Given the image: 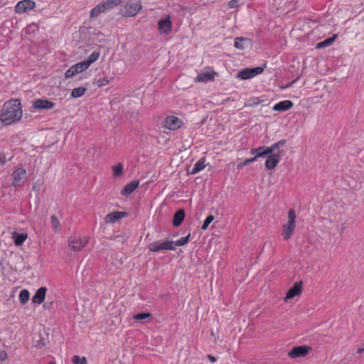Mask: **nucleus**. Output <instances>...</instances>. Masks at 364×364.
<instances>
[{
  "mask_svg": "<svg viewBox=\"0 0 364 364\" xmlns=\"http://www.w3.org/2000/svg\"><path fill=\"white\" fill-rule=\"evenodd\" d=\"M285 143L286 140L282 139L273 144L269 147H267L265 149L259 148L252 149V155H254L252 158V162L256 160L258 157L264 155H268L265 161V166L269 170L274 169L281 160L284 151L281 150L280 148L283 146Z\"/></svg>",
  "mask_w": 364,
  "mask_h": 364,
  "instance_id": "obj_1",
  "label": "nucleus"
},
{
  "mask_svg": "<svg viewBox=\"0 0 364 364\" xmlns=\"http://www.w3.org/2000/svg\"><path fill=\"white\" fill-rule=\"evenodd\" d=\"M22 114L23 112L19 100H11L4 104L0 119L4 124L9 125L18 122L21 119Z\"/></svg>",
  "mask_w": 364,
  "mask_h": 364,
  "instance_id": "obj_2",
  "label": "nucleus"
},
{
  "mask_svg": "<svg viewBox=\"0 0 364 364\" xmlns=\"http://www.w3.org/2000/svg\"><path fill=\"white\" fill-rule=\"evenodd\" d=\"M296 215L295 210L290 209L288 212V221L282 227V235L285 240H289L294 231L296 227Z\"/></svg>",
  "mask_w": 364,
  "mask_h": 364,
  "instance_id": "obj_3",
  "label": "nucleus"
},
{
  "mask_svg": "<svg viewBox=\"0 0 364 364\" xmlns=\"http://www.w3.org/2000/svg\"><path fill=\"white\" fill-rule=\"evenodd\" d=\"M88 242L89 238L85 236L72 235L68 240V247L73 252L81 251L87 245Z\"/></svg>",
  "mask_w": 364,
  "mask_h": 364,
  "instance_id": "obj_4",
  "label": "nucleus"
},
{
  "mask_svg": "<svg viewBox=\"0 0 364 364\" xmlns=\"http://www.w3.org/2000/svg\"><path fill=\"white\" fill-rule=\"evenodd\" d=\"M141 9V2L139 0L130 1L121 9V13L125 16H134Z\"/></svg>",
  "mask_w": 364,
  "mask_h": 364,
  "instance_id": "obj_5",
  "label": "nucleus"
},
{
  "mask_svg": "<svg viewBox=\"0 0 364 364\" xmlns=\"http://www.w3.org/2000/svg\"><path fill=\"white\" fill-rule=\"evenodd\" d=\"M218 76V73L210 68H205L198 74L194 78L195 82L206 83L208 82H213L215 80V77Z\"/></svg>",
  "mask_w": 364,
  "mask_h": 364,
  "instance_id": "obj_6",
  "label": "nucleus"
},
{
  "mask_svg": "<svg viewBox=\"0 0 364 364\" xmlns=\"http://www.w3.org/2000/svg\"><path fill=\"white\" fill-rule=\"evenodd\" d=\"M149 249L150 251L156 252L161 250H175L176 248L173 246V241H156L151 243L149 245Z\"/></svg>",
  "mask_w": 364,
  "mask_h": 364,
  "instance_id": "obj_7",
  "label": "nucleus"
},
{
  "mask_svg": "<svg viewBox=\"0 0 364 364\" xmlns=\"http://www.w3.org/2000/svg\"><path fill=\"white\" fill-rule=\"evenodd\" d=\"M36 3L31 0H23L19 1L15 6V11L17 14L27 13L35 8Z\"/></svg>",
  "mask_w": 364,
  "mask_h": 364,
  "instance_id": "obj_8",
  "label": "nucleus"
},
{
  "mask_svg": "<svg viewBox=\"0 0 364 364\" xmlns=\"http://www.w3.org/2000/svg\"><path fill=\"white\" fill-rule=\"evenodd\" d=\"M302 291V282H296L294 284V285L288 290L285 297L284 298V301L285 302L288 301L290 299H294L296 296L301 294Z\"/></svg>",
  "mask_w": 364,
  "mask_h": 364,
  "instance_id": "obj_9",
  "label": "nucleus"
},
{
  "mask_svg": "<svg viewBox=\"0 0 364 364\" xmlns=\"http://www.w3.org/2000/svg\"><path fill=\"white\" fill-rule=\"evenodd\" d=\"M182 124L181 120L174 116H168L164 121V127L171 130H176L181 127Z\"/></svg>",
  "mask_w": 364,
  "mask_h": 364,
  "instance_id": "obj_10",
  "label": "nucleus"
},
{
  "mask_svg": "<svg viewBox=\"0 0 364 364\" xmlns=\"http://www.w3.org/2000/svg\"><path fill=\"white\" fill-rule=\"evenodd\" d=\"M311 350V348L306 346H300L294 347L288 353V355L292 358H301L305 356Z\"/></svg>",
  "mask_w": 364,
  "mask_h": 364,
  "instance_id": "obj_11",
  "label": "nucleus"
},
{
  "mask_svg": "<svg viewBox=\"0 0 364 364\" xmlns=\"http://www.w3.org/2000/svg\"><path fill=\"white\" fill-rule=\"evenodd\" d=\"M158 27L160 34L168 35L171 31L172 23L169 17L161 19L158 22Z\"/></svg>",
  "mask_w": 364,
  "mask_h": 364,
  "instance_id": "obj_12",
  "label": "nucleus"
},
{
  "mask_svg": "<svg viewBox=\"0 0 364 364\" xmlns=\"http://www.w3.org/2000/svg\"><path fill=\"white\" fill-rule=\"evenodd\" d=\"M55 104L48 100L38 99L33 102V107L37 109H50L53 108Z\"/></svg>",
  "mask_w": 364,
  "mask_h": 364,
  "instance_id": "obj_13",
  "label": "nucleus"
},
{
  "mask_svg": "<svg viewBox=\"0 0 364 364\" xmlns=\"http://www.w3.org/2000/svg\"><path fill=\"white\" fill-rule=\"evenodd\" d=\"M112 77L108 76L105 73H99L94 79L93 83L98 87H104L109 84L112 80Z\"/></svg>",
  "mask_w": 364,
  "mask_h": 364,
  "instance_id": "obj_14",
  "label": "nucleus"
},
{
  "mask_svg": "<svg viewBox=\"0 0 364 364\" xmlns=\"http://www.w3.org/2000/svg\"><path fill=\"white\" fill-rule=\"evenodd\" d=\"M293 107V102L290 100H283L276 103L273 106V109L279 112H284L289 110Z\"/></svg>",
  "mask_w": 364,
  "mask_h": 364,
  "instance_id": "obj_15",
  "label": "nucleus"
},
{
  "mask_svg": "<svg viewBox=\"0 0 364 364\" xmlns=\"http://www.w3.org/2000/svg\"><path fill=\"white\" fill-rule=\"evenodd\" d=\"M127 215L125 212L115 211L107 215L105 220L107 223H114Z\"/></svg>",
  "mask_w": 364,
  "mask_h": 364,
  "instance_id": "obj_16",
  "label": "nucleus"
},
{
  "mask_svg": "<svg viewBox=\"0 0 364 364\" xmlns=\"http://www.w3.org/2000/svg\"><path fill=\"white\" fill-rule=\"evenodd\" d=\"M47 289L46 287L39 288L32 298V301L35 304H41L45 299Z\"/></svg>",
  "mask_w": 364,
  "mask_h": 364,
  "instance_id": "obj_17",
  "label": "nucleus"
},
{
  "mask_svg": "<svg viewBox=\"0 0 364 364\" xmlns=\"http://www.w3.org/2000/svg\"><path fill=\"white\" fill-rule=\"evenodd\" d=\"M139 186V181H132L122 190L121 193L124 196H127L133 193L136 188Z\"/></svg>",
  "mask_w": 364,
  "mask_h": 364,
  "instance_id": "obj_18",
  "label": "nucleus"
},
{
  "mask_svg": "<svg viewBox=\"0 0 364 364\" xmlns=\"http://www.w3.org/2000/svg\"><path fill=\"white\" fill-rule=\"evenodd\" d=\"M185 218V211L183 209L178 210L173 215V225L175 227H178Z\"/></svg>",
  "mask_w": 364,
  "mask_h": 364,
  "instance_id": "obj_19",
  "label": "nucleus"
},
{
  "mask_svg": "<svg viewBox=\"0 0 364 364\" xmlns=\"http://www.w3.org/2000/svg\"><path fill=\"white\" fill-rule=\"evenodd\" d=\"M248 38H236L235 39V43L234 46L236 48L240 50H243L246 46L248 44Z\"/></svg>",
  "mask_w": 364,
  "mask_h": 364,
  "instance_id": "obj_20",
  "label": "nucleus"
},
{
  "mask_svg": "<svg viewBox=\"0 0 364 364\" xmlns=\"http://www.w3.org/2000/svg\"><path fill=\"white\" fill-rule=\"evenodd\" d=\"M27 234L25 233H21L18 234L16 232H14L13 234V239L14 240V242L16 245L19 246L21 245L25 240L27 239Z\"/></svg>",
  "mask_w": 364,
  "mask_h": 364,
  "instance_id": "obj_21",
  "label": "nucleus"
},
{
  "mask_svg": "<svg viewBox=\"0 0 364 364\" xmlns=\"http://www.w3.org/2000/svg\"><path fill=\"white\" fill-rule=\"evenodd\" d=\"M205 159L202 158L198 162H196L194 164V166H193L191 173L196 174L198 172L202 171L205 167Z\"/></svg>",
  "mask_w": 364,
  "mask_h": 364,
  "instance_id": "obj_22",
  "label": "nucleus"
},
{
  "mask_svg": "<svg viewBox=\"0 0 364 364\" xmlns=\"http://www.w3.org/2000/svg\"><path fill=\"white\" fill-rule=\"evenodd\" d=\"M26 171L23 168H17L13 173L14 180L18 182L25 178Z\"/></svg>",
  "mask_w": 364,
  "mask_h": 364,
  "instance_id": "obj_23",
  "label": "nucleus"
},
{
  "mask_svg": "<svg viewBox=\"0 0 364 364\" xmlns=\"http://www.w3.org/2000/svg\"><path fill=\"white\" fill-rule=\"evenodd\" d=\"M105 6L102 5V2L97 5L95 7H94L90 12V17L91 18H95L97 17L100 13L105 12Z\"/></svg>",
  "mask_w": 364,
  "mask_h": 364,
  "instance_id": "obj_24",
  "label": "nucleus"
},
{
  "mask_svg": "<svg viewBox=\"0 0 364 364\" xmlns=\"http://www.w3.org/2000/svg\"><path fill=\"white\" fill-rule=\"evenodd\" d=\"M99 57L100 53L95 51L92 54H90L85 60H84V61L89 68L91 64L95 63L99 58Z\"/></svg>",
  "mask_w": 364,
  "mask_h": 364,
  "instance_id": "obj_25",
  "label": "nucleus"
},
{
  "mask_svg": "<svg viewBox=\"0 0 364 364\" xmlns=\"http://www.w3.org/2000/svg\"><path fill=\"white\" fill-rule=\"evenodd\" d=\"M120 2H121L120 0H107V1H102V5L105 6V10L106 11L107 9H112L113 7L118 6L120 4Z\"/></svg>",
  "mask_w": 364,
  "mask_h": 364,
  "instance_id": "obj_26",
  "label": "nucleus"
},
{
  "mask_svg": "<svg viewBox=\"0 0 364 364\" xmlns=\"http://www.w3.org/2000/svg\"><path fill=\"white\" fill-rule=\"evenodd\" d=\"M336 35H334L333 37L328 38L318 43L316 45V48H323L327 47V46H330L331 43H333L334 42V41L336 40Z\"/></svg>",
  "mask_w": 364,
  "mask_h": 364,
  "instance_id": "obj_27",
  "label": "nucleus"
},
{
  "mask_svg": "<svg viewBox=\"0 0 364 364\" xmlns=\"http://www.w3.org/2000/svg\"><path fill=\"white\" fill-rule=\"evenodd\" d=\"M267 68V63H263L260 66L252 68V78L263 73Z\"/></svg>",
  "mask_w": 364,
  "mask_h": 364,
  "instance_id": "obj_28",
  "label": "nucleus"
},
{
  "mask_svg": "<svg viewBox=\"0 0 364 364\" xmlns=\"http://www.w3.org/2000/svg\"><path fill=\"white\" fill-rule=\"evenodd\" d=\"M30 294L28 290L23 289L21 291L19 294V299L22 304H24L28 302L29 300Z\"/></svg>",
  "mask_w": 364,
  "mask_h": 364,
  "instance_id": "obj_29",
  "label": "nucleus"
},
{
  "mask_svg": "<svg viewBox=\"0 0 364 364\" xmlns=\"http://www.w3.org/2000/svg\"><path fill=\"white\" fill-rule=\"evenodd\" d=\"M86 91V89L82 87H79L73 90L71 96L74 98L82 97Z\"/></svg>",
  "mask_w": 364,
  "mask_h": 364,
  "instance_id": "obj_30",
  "label": "nucleus"
},
{
  "mask_svg": "<svg viewBox=\"0 0 364 364\" xmlns=\"http://www.w3.org/2000/svg\"><path fill=\"white\" fill-rule=\"evenodd\" d=\"M237 77L242 80H247L250 78V69L245 68L237 73Z\"/></svg>",
  "mask_w": 364,
  "mask_h": 364,
  "instance_id": "obj_31",
  "label": "nucleus"
},
{
  "mask_svg": "<svg viewBox=\"0 0 364 364\" xmlns=\"http://www.w3.org/2000/svg\"><path fill=\"white\" fill-rule=\"evenodd\" d=\"M114 177H119L123 173V166L122 164H118L112 167Z\"/></svg>",
  "mask_w": 364,
  "mask_h": 364,
  "instance_id": "obj_32",
  "label": "nucleus"
},
{
  "mask_svg": "<svg viewBox=\"0 0 364 364\" xmlns=\"http://www.w3.org/2000/svg\"><path fill=\"white\" fill-rule=\"evenodd\" d=\"M73 66H74V68L76 70V72L77 73H81L83 70H85L87 68H88V66L87 65V64L85 63L84 60L80 62V63H78L74 65Z\"/></svg>",
  "mask_w": 364,
  "mask_h": 364,
  "instance_id": "obj_33",
  "label": "nucleus"
},
{
  "mask_svg": "<svg viewBox=\"0 0 364 364\" xmlns=\"http://www.w3.org/2000/svg\"><path fill=\"white\" fill-rule=\"evenodd\" d=\"M151 316L149 313H140L134 316L133 318L136 321H142L146 318H150Z\"/></svg>",
  "mask_w": 364,
  "mask_h": 364,
  "instance_id": "obj_34",
  "label": "nucleus"
},
{
  "mask_svg": "<svg viewBox=\"0 0 364 364\" xmlns=\"http://www.w3.org/2000/svg\"><path fill=\"white\" fill-rule=\"evenodd\" d=\"M50 220H51V224H52L54 231L58 232V229L60 228V225L58 219L55 215H52Z\"/></svg>",
  "mask_w": 364,
  "mask_h": 364,
  "instance_id": "obj_35",
  "label": "nucleus"
},
{
  "mask_svg": "<svg viewBox=\"0 0 364 364\" xmlns=\"http://www.w3.org/2000/svg\"><path fill=\"white\" fill-rule=\"evenodd\" d=\"M190 235H187L186 237H181V239L173 242V246L178 245V246H183L186 245L188 240H189Z\"/></svg>",
  "mask_w": 364,
  "mask_h": 364,
  "instance_id": "obj_36",
  "label": "nucleus"
},
{
  "mask_svg": "<svg viewBox=\"0 0 364 364\" xmlns=\"http://www.w3.org/2000/svg\"><path fill=\"white\" fill-rule=\"evenodd\" d=\"M214 220V216L212 215H208L206 219L205 220L203 225H202V230H206L209 225Z\"/></svg>",
  "mask_w": 364,
  "mask_h": 364,
  "instance_id": "obj_37",
  "label": "nucleus"
},
{
  "mask_svg": "<svg viewBox=\"0 0 364 364\" xmlns=\"http://www.w3.org/2000/svg\"><path fill=\"white\" fill-rule=\"evenodd\" d=\"M77 74L74 66H71L65 73V78H70Z\"/></svg>",
  "mask_w": 364,
  "mask_h": 364,
  "instance_id": "obj_38",
  "label": "nucleus"
},
{
  "mask_svg": "<svg viewBox=\"0 0 364 364\" xmlns=\"http://www.w3.org/2000/svg\"><path fill=\"white\" fill-rule=\"evenodd\" d=\"M73 363L74 364H86L87 360H86V358L85 357L80 358L78 355H75L73 358Z\"/></svg>",
  "mask_w": 364,
  "mask_h": 364,
  "instance_id": "obj_39",
  "label": "nucleus"
},
{
  "mask_svg": "<svg viewBox=\"0 0 364 364\" xmlns=\"http://www.w3.org/2000/svg\"><path fill=\"white\" fill-rule=\"evenodd\" d=\"M6 358L7 353L0 348V362L4 361Z\"/></svg>",
  "mask_w": 364,
  "mask_h": 364,
  "instance_id": "obj_40",
  "label": "nucleus"
},
{
  "mask_svg": "<svg viewBox=\"0 0 364 364\" xmlns=\"http://www.w3.org/2000/svg\"><path fill=\"white\" fill-rule=\"evenodd\" d=\"M264 100H259L258 97H252V105H259L262 102H264Z\"/></svg>",
  "mask_w": 364,
  "mask_h": 364,
  "instance_id": "obj_41",
  "label": "nucleus"
},
{
  "mask_svg": "<svg viewBox=\"0 0 364 364\" xmlns=\"http://www.w3.org/2000/svg\"><path fill=\"white\" fill-rule=\"evenodd\" d=\"M228 6L230 8H235L237 6V1L235 0H232L229 2Z\"/></svg>",
  "mask_w": 364,
  "mask_h": 364,
  "instance_id": "obj_42",
  "label": "nucleus"
},
{
  "mask_svg": "<svg viewBox=\"0 0 364 364\" xmlns=\"http://www.w3.org/2000/svg\"><path fill=\"white\" fill-rule=\"evenodd\" d=\"M208 358L212 363H214V362L216 361V358L214 356L211 355H208Z\"/></svg>",
  "mask_w": 364,
  "mask_h": 364,
  "instance_id": "obj_43",
  "label": "nucleus"
},
{
  "mask_svg": "<svg viewBox=\"0 0 364 364\" xmlns=\"http://www.w3.org/2000/svg\"><path fill=\"white\" fill-rule=\"evenodd\" d=\"M0 162L2 164L5 162V156L4 155L0 154Z\"/></svg>",
  "mask_w": 364,
  "mask_h": 364,
  "instance_id": "obj_44",
  "label": "nucleus"
},
{
  "mask_svg": "<svg viewBox=\"0 0 364 364\" xmlns=\"http://www.w3.org/2000/svg\"><path fill=\"white\" fill-rule=\"evenodd\" d=\"M363 352H364V350H363L361 347H360V348H358L357 349V353L360 354V353H362Z\"/></svg>",
  "mask_w": 364,
  "mask_h": 364,
  "instance_id": "obj_45",
  "label": "nucleus"
},
{
  "mask_svg": "<svg viewBox=\"0 0 364 364\" xmlns=\"http://www.w3.org/2000/svg\"><path fill=\"white\" fill-rule=\"evenodd\" d=\"M250 160H246L244 164H240L238 165V167H242L243 165L247 164L249 162Z\"/></svg>",
  "mask_w": 364,
  "mask_h": 364,
  "instance_id": "obj_46",
  "label": "nucleus"
},
{
  "mask_svg": "<svg viewBox=\"0 0 364 364\" xmlns=\"http://www.w3.org/2000/svg\"><path fill=\"white\" fill-rule=\"evenodd\" d=\"M297 81V79L294 80L291 83H290L289 85H287L286 87H290L291 85H293L294 83H295Z\"/></svg>",
  "mask_w": 364,
  "mask_h": 364,
  "instance_id": "obj_47",
  "label": "nucleus"
},
{
  "mask_svg": "<svg viewBox=\"0 0 364 364\" xmlns=\"http://www.w3.org/2000/svg\"><path fill=\"white\" fill-rule=\"evenodd\" d=\"M211 336L215 338V335L213 331H211Z\"/></svg>",
  "mask_w": 364,
  "mask_h": 364,
  "instance_id": "obj_48",
  "label": "nucleus"
},
{
  "mask_svg": "<svg viewBox=\"0 0 364 364\" xmlns=\"http://www.w3.org/2000/svg\"><path fill=\"white\" fill-rule=\"evenodd\" d=\"M43 345H44L43 343H42V344H41V343H38V344H36V346H37L38 347H40V348H41V346H43Z\"/></svg>",
  "mask_w": 364,
  "mask_h": 364,
  "instance_id": "obj_49",
  "label": "nucleus"
},
{
  "mask_svg": "<svg viewBox=\"0 0 364 364\" xmlns=\"http://www.w3.org/2000/svg\"><path fill=\"white\" fill-rule=\"evenodd\" d=\"M49 364H55L53 362H50Z\"/></svg>",
  "mask_w": 364,
  "mask_h": 364,
  "instance_id": "obj_50",
  "label": "nucleus"
}]
</instances>
